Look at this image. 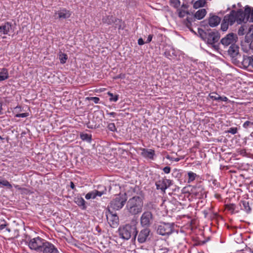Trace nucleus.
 Returning <instances> with one entry per match:
<instances>
[{
	"instance_id": "obj_51",
	"label": "nucleus",
	"mask_w": 253,
	"mask_h": 253,
	"mask_svg": "<svg viewBox=\"0 0 253 253\" xmlns=\"http://www.w3.org/2000/svg\"><path fill=\"white\" fill-rule=\"evenodd\" d=\"M218 101H227L228 99L226 96H220L219 95V97H218Z\"/></svg>"
},
{
	"instance_id": "obj_29",
	"label": "nucleus",
	"mask_w": 253,
	"mask_h": 253,
	"mask_svg": "<svg viewBox=\"0 0 253 253\" xmlns=\"http://www.w3.org/2000/svg\"><path fill=\"white\" fill-rule=\"evenodd\" d=\"M164 55L168 58H169L173 56H175L174 50L172 48H170L169 49H167L164 52Z\"/></svg>"
},
{
	"instance_id": "obj_21",
	"label": "nucleus",
	"mask_w": 253,
	"mask_h": 253,
	"mask_svg": "<svg viewBox=\"0 0 253 253\" xmlns=\"http://www.w3.org/2000/svg\"><path fill=\"white\" fill-rule=\"evenodd\" d=\"M74 202L81 208L82 210H85L86 209V202L83 198L79 195L74 198Z\"/></svg>"
},
{
	"instance_id": "obj_35",
	"label": "nucleus",
	"mask_w": 253,
	"mask_h": 253,
	"mask_svg": "<svg viewBox=\"0 0 253 253\" xmlns=\"http://www.w3.org/2000/svg\"><path fill=\"white\" fill-rule=\"evenodd\" d=\"M170 3L171 6L176 8H178L180 5V1L179 0H170Z\"/></svg>"
},
{
	"instance_id": "obj_23",
	"label": "nucleus",
	"mask_w": 253,
	"mask_h": 253,
	"mask_svg": "<svg viewBox=\"0 0 253 253\" xmlns=\"http://www.w3.org/2000/svg\"><path fill=\"white\" fill-rule=\"evenodd\" d=\"M11 28V23L8 22H5L0 26V33L7 35Z\"/></svg>"
},
{
	"instance_id": "obj_39",
	"label": "nucleus",
	"mask_w": 253,
	"mask_h": 253,
	"mask_svg": "<svg viewBox=\"0 0 253 253\" xmlns=\"http://www.w3.org/2000/svg\"><path fill=\"white\" fill-rule=\"evenodd\" d=\"M209 97L214 100L218 101V97L219 96V95L216 93V92H211L209 94Z\"/></svg>"
},
{
	"instance_id": "obj_15",
	"label": "nucleus",
	"mask_w": 253,
	"mask_h": 253,
	"mask_svg": "<svg viewBox=\"0 0 253 253\" xmlns=\"http://www.w3.org/2000/svg\"><path fill=\"white\" fill-rule=\"evenodd\" d=\"M104 189L101 191H98L97 190H94L89 192L85 196V198L86 200H89L90 199H94L97 197H101L103 195L106 193L107 190L105 187H103Z\"/></svg>"
},
{
	"instance_id": "obj_60",
	"label": "nucleus",
	"mask_w": 253,
	"mask_h": 253,
	"mask_svg": "<svg viewBox=\"0 0 253 253\" xmlns=\"http://www.w3.org/2000/svg\"><path fill=\"white\" fill-rule=\"evenodd\" d=\"M6 226V224L5 223L1 224L0 225V230L3 229Z\"/></svg>"
},
{
	"instance_id": "obj_30",
	"label": "nucleus",
	"mask_w": 253,
	"mask_h": 253,
	"mask_svg": "<svg viewBox=\"0 0 253 253\" xmlns=\"http://www.w3.org/2000/svg\"><path fill=\"white\" fill-rule=\"evenodd\" d=\"M193 18L192 17H188L184 21V24L186 25V26L191 31L194 32V33H195V32H194V31L191 29V26L192 25V22L193 21Z\"/></svg>"
},
{
	"instance_id": "obj_7",
	"label": "nucleus",
	"mask_w": 253,
	"mask_h": 253,
	"mask_svg": "<svg viewBox=\"0 0 253 253\" xmlns=\"http://www.w3.org/2000/svg\"><path fill=\"white\" fill-rule=\"evenodd\" d=\"M127 201V197L126 193L118 195L110 202V208L115 210L121 209Z\"/></svg>"
},
{
	"instance_id": "obj_2",
	"label": "nucleus",
	"mask_w": 253,
	"mask_h": 253,
	"mask_svg": "<svg viewBox=\"0 0 253 253\" xmlns=\"http://www.w3.org/2000/svg\"><path fill=\"white\" fill-rule=\"evenodd\" d=\"M143 207L142 196H134L126 202V210L129 214L135 215L141 213Z\"/></svg>"
},
{
	"instance_id": "obj_3",
	"label": "nucleus",
	"mask_w": 253,
	"mask_h": 253,
	"mask_svg": "<svg viewBox=\"0 0 253 253\" xmlns=\"http://www.w3.org/2000/svg\"><path fill=\"white\" fill-rule=\"evenodd\" d=\"M241 11H236L234 10L231 11L229 14L224 17L223 20L221 24V29L223 31H226L229 25H232L236 21L238 24H241L244 19L242 18V13Z\"/></svg>"
},
{
	"instance_id": "obj_34",
	"label": "nucleus",
	"mask_w": 253,
	"mask_h": 253,
	"mask_svg": "<svg viewBox=\"0 0 253 253\" xmlns=\"http://www.w3.org/2000/svg\"><path fill=\"white\" fill-rule=\"evenodd\" d=\"M59 58L60 63L61 64H64L67 61V60L68 59V56L66 54L61 53L59 54Z\"/></svg>"
},
{
	"instance_id": "obj_22",
	"label": "nucleus",
	"mask_w": 253,
	"mask_h": 253,
	"mask_svg": "<svg viewBox=\"0 0 253 253\" xmlns=\"http://www.w3.org/2000/svg\"><path fill=\"white\" fill-rule=\"evenodd\" d=\"M141 155L147 158L153 160L155 155V151L153 149H142Z\"/></svg>"
},
{
	"instance_id": "obj_11",
	"label": "nucleus",
	"mask_w": 253,
	"mask_h": 253,
	"mask_svg": "<svg viewBox=\"0 0 253 253\" xmlns=\"http://www.w3.org/2000/svg\"><path fill=\"white\" fill-rule=\"evenodd\" d=\"M172 184V181L170 179L162 178L156 181L155 185L158 190H161L163 193H166V190Z\"/></svg>"
},
{
	"instance_id": "obj_56",
	"label": "nucleus",
	"mask_w": 253,
	"mask_h": 253,
	"mask_svg": "<svg viewBox=\"0 0 253 253\" xmlns=\"http://www.w3.org/2000/svg\"><path fill=\"white\" fill-rule=\"evenodd\" d=\"M70 187H71L72 189H73V190H75V191L76 190V189L75 188V185H74V183H73V182H72V181H71V182H70Z\"/></svg>"
},
{
	"instance_id": "obj_20",
	"label": "nucleus",
	"mask_w": 253,
	"mask_h": 253,
	"mask_svg": "<svg viewBox=\"0 0 253 253\" xmlns=\"http://www.w3.org/2000/svg\"><path fill=\"white\" fill-rule=\"evenodd\" d=\"M239 46L235 43L230 45L228 49V54L232 58L236 57L239 54Z\"/></svg>"
},
{
	"instance_id": "obj_9",
	"label": "nucleus",
	"mask_w": 253,
	"mask_h": 253,
	"mask_svg": "<svg viewBox=\"0 0 253 253\" xmlns=\"http://www.w3.org/2000/svg\"><path fill=\"white\" fill-rule=\"evenodd\" d=\"M153 219V214L151 211H144L140 217V224L142 226L148 228L152 223Z\"/></svg>"
},
{
	"instance_id": "obj_14",
	"label": "nucleus",
	"mask_w": 253,
	"mask_h": 253,
	"mask_svg": "<svg viewBox=\"0 0 253 253\" xmlns=\"http://www.w3.org/2000/svg\"><path fill=\"white\" fill-rule=\"evenodd\" d=\"M191 193L196 198L201 199L206 197V192L204 188L200 185L193 187L191 189Z\"/></svg>"
},
{
	"instance_id": "obj_13",
	"label": "nucleus",
	"mask_w": 253,
	"mask_h": 253,
	"mask_svg": "<svg viewBox=\"0 0 253 253\" xmlns=\"http://www.w3.org/2000/svg\"><path fill=\"white\" fill-rule=\"evenodd\" d=\"M150 230L148 228L142 229L137 233V241L139 243H144L150 240Z\"/></svg>"
},
{
	"instance_id": "obj_47",
	"label": "nucleus",
	"mask_w": 253,
	"mask_h": 253,
	"mask_svg": "<svg viewBox=\"0 0 253 253\" xmlns=\"http://www.w3.org/2000/svg\"><path fill=\"white\" fill-rule=\"evenodd\" d=\"M126 77V75L125 74H120L116 76H115L114 79L116 80L118 79H125Z\"/></svg>"
},
{
	"instance_id": "obj_41",
	"label": "nucleus",
	"mask_w": 253,
	"mask_h": 253,
	"mask_svg": "<svg viewBox=\"0 0 253 253\" xmlns=\"http://www.w3.org/2000/svg\"><path fill=\"white\" fill-rule=\"evenodd\" d=\"M85 99L87 100L93 101L96 104L98 103L100 100L99 98L97 97H87L85 98Z\"/></svg>"
},
{
	"instance_id": "obj_54",
	"label": "nucleus",
	"mask_w": 253,
	"mask_h": 253,
	"mask_svg": "<svg viewBox=\"0 0 253 253\" xmlns=\"http://www.w3.org/2000/svg\"><path fill=\"white\" fill-rule=\"evenodd\" d=\"M114 23L115 24L116 27H117L118 26L119 30L123 29V28L122 27V22L120 23H119L118 22H116V23Z\"/></svg>"
},
{
	"instance_id": "obj_45",
	"label": "nucleus",
	"mask_w": 253,
	"mask_h": 253,
	"mask_svg": "<svg viewBox=\"0 0 253 253\" xmlns=\"http://www.w3.org/2000/svg\"><path fill=\"white\" fill-rule=\"evenodd\" d=\"M252 126V123H251V121H246L243 125V126L245 128H248L249 126Z\"/></svg>"
},
{
	"instance_id": "obj_8",
	"label": "nucleus",
	"mask_w": 253,
	"mask_h": 253,
	"mask_svg": "<svg viewBox=\"0 0 253 253\" xmlns=\"http://www.w3.org/2000/svg\"><path fill=\"white\" fill-rule=\"evenodd\" d=\"M107 221L112 228L117 227L119 225V217L116 212L111 211L109 208L105 212Z\"/></svg>"
},
{
	"instance_id": "obj_38",
	"label": "nucleus",
	"mask_w": 253,
	"mask_h": 253,
	"mask_svg": "<svg viewBox=\"0 0 253 253\" xmlns=\"http://www.w3.org/2000/svg\"><path fill=\"white\" fill-rule=\"evenodd\" d=\"M107 127L108 129L111 131L115 132L117 131V128L114 123H109Z\"/></svg>"
},
{
	"instance_id": "obj_19",
	"label": "nucleus",
	"mask_w": 253,
	"mask_h": 253,
	"mask_svg": "<svg viewBox=\"0 0 253 253\" xmlns=\"http://www.w3.org/2000/svg\"><path fill=\"white\" fill-rule=\"evenodd\" d=\"M102 21L104 24L108 25H111L113 23L118 22L119 23L121 22V20L114 17L113 15H106L103 17Z\"/></svg>"
},
{
	"instance_id": "obj_1",
	"label": "nucleus",
	"mask_w": 253,
	"mask_h": 253,
	"mask_svg": "<svg viewBox=\"0 0 253 253\" xmlns=\"http://www.w3.org/2000/svg\"><path fill=\"white\" fill-rule=\"evenodd\" d=\"M198 33L199 37L209 45L216 50L219 48V43L216 44L220 39V34L218 31L211 29L205 31L198 28Z\"/></svg>"
},
{
	"instance_id": "obj_37",
	"label": "nucleus",
	"mask_w": 253,
	"mask_h": 253,
	"mask_svg": "<svg viewBox=\"0 0 253 253\" xmlns=\"http://www.w3.org/2000/svg\"><path fill=\"white\" fill-rule=\"evenodd\" d=\"M0 185L5 186L9 189H11L12 188V185L6 180H2Z\"/></svg>"
},
{
	"instance_id": "obj_26",
	"label": "nucleus",
	"mask_w": 253,
	"mask_h": 253,
	"mask_svg": "<svg viewBox=\"0 0 253 253\" xmlns=\"http://www.w3.org/2000/svg\"><path fill=\"white\" fill-rule=\"evenodd\" d=\"M9 78L8 70L3 68L0 72V82L4 81Z\"/></svg>"
},
{
	"instance_id": "obj_53",
	"label": "nucleus",
	"mask_w": 253,
	"mask_h": 253,
	"mask_svg": "<svg viewBox=\"0 0 253 253\" xmlns=\"http://www.w3.org/2000/svg\"><path fill=\"white\" fill-rule=\"evenodd\" d=\"M153 35H149L147 38V40L145 42V43H149L151 42L152 38H153Z\"/></svg>"
},
{
	"instance_id": "obj_64",
	"label": "nucleus",
	"mask_w": 253,
	"mask_h": 253,
	"mask_svg": "<svg viewBox=\"0 0 253 253\" xmlns=\"http://www.w3.org/2000/svg\"><path fill=\"white\" fill-rule=\"evenodd\" d=\"M252 44H253V40H252V41L251 42V45Z\"/></svg>"
},
{
	"instance_id": "obj_17",
	"label": "nucleus",
	"mask_w": 253,
	"mask_h": 253,
	"mask_svg": "<svg viewBox=\"0 0 253 253\" xmlns=\"http://www.w3.org/2000/svg\"><path fill=\"white\" fill-rule=\"evenodd\" d=\"M41 253H59V252L53 244L47 241Z\"/></svg>"
},
{
	"instance_id": "obj_16",
	"label": "nucleus",
	"mask_w": 253,
	"mask_h": 253,
	"mask_svg": "<svg viewBox=\"0 0 253 253\" xmlns=\"http://www.w3.org/2000/svg\"><path fill=\"white\" fill-rule=\"evenodd\" d=\"M55 15H58V18L60 20L69 18L72 15V12L65 8H61L55 11Z\"/></svg>"
},
{
	"instance_id": "obj_57",
	"label": "nucleus",
	"mask_w": 253,
	"mask_h": 253,
	"mask_svg": "<svg viewBox=\"0 0 253 253\" xmlns=\"http://www.w3.org/2000/svg\"><path fill=\"white\" fill-rule=\"evenodd\" d=\"M167 158L168 159H170V157L169 156H168ZM170 160H172V161H174L175 162H178L180 159L179 158H171L170 159Z\"/></svg>"
},
{
	"instance_id": "obj_4",
	"label": "nucleus",
	"mask_w": 253,
	"mask_h": 253,
	"mask_svg": "<svg viewBox=\"0 0 253 253\" xmlns=\"http://www.w3.org/2000/svg\"><path fill=\"white\" fill-rule=\"evenodd\" d=\"M118 233L120 237L124 240H128L132 237V240H135L137 234V228L135 225L127 224L120 226Z\"/></svg>"
},
{
	"instance_id": "obj_62",
	"label": "nucleus",
	"mask_w": 253,
	"mask_h": 253,
	"mask_svg": "<svg viewBox=\"0 0 253 253\" xmlns=\"http://www.w3.org/2000/svg\"><path fill=\"white\" fill-rule=\"evenodd\" d=\"M87 127L88 128H94V127H93V126L92 125H90V123H87Z\"/></svg>"
},
{
	"instance_id": "obj_50",
	"label": "nucleus",
	"mask_w": 253,
	"mask_h": 253,
	"mask_svg": "<svg viewBox=\"0 0 253 253\" xmlns=\"http://www.w3.org/2000/svg\"><path fill=\"white\" fill-rule=\"evenodd\" d=\"M248 33L250 34V36H253V25H251L249 30Z\"/></svg>"
},
{
	"instance_id": "obj_36",
	"label": "nucleus",
	"mask_w": 253,
	"mask_h": 253,
	"mask_svg": "<svg viewBox=\"0 0 253 253\" xmlns=\"http://www.w3.org/2000/svg\"><path fill=\"white\" fill-rule=\"evenodd\" d=\"M250 60L251 56H244L242 61L244 66L246 67L249 66L250 65V64H249V61H250Z\"/></svg>"
},
{
	"instance_id": "obj_52",
	"label": "nucleus",
	"mask_w": 253,
	"mask_h": 253,
	"mask_svg": "<svg viewBox=\"0 0 253 253\" xmlns=\"http://www.w3.org/2000/svg\"><path fill=\"white\" fill-rule=\"evenodd\" d=\"M14 187L19 190L27 191V189L24 188H21L19 185H14Z\"/></svg>"
},
{
	"instance_id": "obj_33",
	"label": "nucleus",
	"mask_w": 253,
	"mask_h": 253,
	"mask_svg": "<svg viewBox=\"0 0 253 253\" xmlns=\"http://www.w3.org/2000/svg\"><path fill=\"white\" fill-rule=\"evenodd\" d=\"M177 11L178 12V15L180 18H183L186 15L189 14L188 11H185L180 8H178Z\"/></svg>"
},
{
	"instance_id": "obj_5",
	"label": "nucleus",
	"mask_w": 253,
	"mask_h": 253,
	"mask_svg": "<svg viewBox=\"0 0 253 253\" xmlns=\"http://www.w3.org/2000/svg\"><path fill=\"white\" fill-rule=\"evenodd\" d=\"M174 226V223L160 222L156 227L157 233L163 236H169L173 232Z\"/></svg>"
},
{
	"instance_id": "obj_12",
	"label": "nucleus",
	"mask_w": 253,
	"mask_h": 253,
	"mask_svg": "<svg viewBox=\"0 0 253 253\" xmlns=\"http://www.w3.org/2000/svg\"><path fill=\"white\" fill-rule=\"evenodd\" d=\"M241 11L240 13L243 14L242 18H244L242 23H246L248 21L253 22V9L251 10L249 6H246L244 11L241 9H238L237 11Z\"/></svg>"
},
{
	"instance_id": "obj_55",
	"label": "nucleus",
	"mask_w": 253,
	"mask_h": 253,
	"mask_svg": "<svg viewBox=\"0 0 253 253\" xmlns=\"http://www.w3.org/2000/svg\"><path fill=\"white\" fill-rule=\"evenodd\" d=\"M144 43H145V42H144V41L143 40V39L142 38H140L138 39V44L139 45H143L144 44Z\"/></svg>"
},
{
	"instance_id": "obj_27",
	"label": "nucleus",
	"mask_w": 253,
	"mask_h": 253,
	"mask_svg": "<svg viewBox=\"0 0 253 253\" xmlns=\"http://www.w3.org/2000/svg\"><path fill=\"white\" fill-rule=\"evenodd\" d=\"M81 139L83 141H85L88 143H91L92 141V135L87 133H81L80 134Z\"/></svg>"
},
{
	"instance_id": "obj_31",
	"label": "nucleus",
	"mask_w": 253,
	"mask_h": 253,
	"mask_svg": "<svg viewBox=\"0 0 253 253\" xmlns=\"http://www.w3.org/2000/svg\"><path fill=\"white\" fill-rule=\"evenodd\" d=\"M187 174L188 176V183H191L193 181L197 176L195 173L192 171H189Z\"/></svg>"
},
{
	"instance_id": "obj_48",
	"label": "nucleus",
	"mask_w": 253,
	"mask_h": 253,
	"mask_svg": "<svg viewBox=\"0 0 253 253\" xmlns=\"http://www.w3.org/2000/svg\"><path fill=\"white\" fill-rule=\"evenodd\" d=\"M252 37L253 36H250V34L247 33L245 36V42L247 43H249L251 41V38H252Z\"/></svg>"
},
{
	"instance_id": "obj_43",
	"label": "nucleus",
	"mask_w": 253,
	"mask_h": 253,
	"mask_svg": "<svg viewBox=\"0 0 253 253\" xmlns=\"http://www.w3.org/2000/svg\"><path fill=\"white\" fill-rule=\"evenodd\" d=\"M29 116V113H23L21 114H17L15 115L16 117L17 118H25L28 117Z\"/></svg>"
},
{
	"instance_id": "obj_42",
	"label": "nucleus",
	"mask_w": 253,
	"mask_h": 253,
	"mask_svg": "<svg viewBox=\"0 0 253 253\" xmlns=\"http://www.w3.org/2000/svg\"><path fill=\"white\" fill-rule=\"evenodd\" d=\"M228 132L232 134H235L237 132V127H231L228 130Z\"/></svg>"
},
{
	"instance_id": "obj_61",
	"label": "nucleus",
	"mask_w": 253,
	"mask_h": 253,
	"mask_svg": "<svg viewBox=\"0 0 253 253\" xmlns=\"http://www.w3.org/2000/svg\"><path fill=\"white\" fill-rule=\"evenodd\" d=\"M2 103L0 102V115L3 114L2 112Z\"/></svg>"
},
{
	"instance_id": "obj_59",
	"label": "nucleus",
	"mask_w": 253,
	"mask_h": 253,
	"mask_svg": "<svg viewBox=\"0 0 253 253\" xmlns=\"http://www.w3.org/2000/svg\"><path fill=\"white\" fill-rule=\"evenodd\" d=\"M250 66L253 68V56L251 57V60L249 61Z\"/></svg>"
},
{
	"instance_id": "obj_58",
	"label": "nucleus",
	"mask_w": 253,
	"mask_h": 253,
	"mask_svg": "<svg viewBox=\"0 0 253 253\" xmlns=\"http://www.w3.org/2000/svg\"><path fill=\"white\" fill-rule=\"evenodd\" d=\"M14 233H15L14 238H17L19 236L18 230H15Z\"/></svg>"
},
{
	"instance_id": "obj_49",
	"label": "nucleus",
	"mask_w": 253,
	"mask_h": 253,
	"mask_svg": "<svg viewBox=\"0 0 253 253\" xmlns=\"http://www.w3.org/2000/svg\"><path fill=\"white\" fill-rule=\"evenodd\" d=\"M106 114L109 116L115 118L117 116V113L115 112H109L108 111H106Z\"/></svg>"
},
{
	"instance_id": "obj_44",
	"label": "nucleus",
	"mask_w": 253,
	"mask_h": 253,
	"mask_svg": "<svg viewBox=\"0 0 253 253\" xmlns=\"http://www.w3.org/2000/svg\"><path fill=\"white\" fill-rule=\"evenodd\" d=\"M245 28L244 26H241L238 32V34L239 36H243L245 34L244 31H245Z\"/></svg>"
},
{
	"instance_id": "obj_24",
	"label": "nucleus",
	"mask_w": 253,
	"mask_h": 253,
	"mask_svg": "<svg viewBox=\"0 0 253 253\" xmlns=\"http://www.w3.org/2000/svg\"><path fill=\"white\" fill-rule=\"evenodd\" d=\"M241 210L245 211L247 213L251 212L252 209L250 206L249 202L247 201H241L240 203Z\"/></svg>"
},
{
	"instance_id": "obj_46",
	"label": "nucleus",
	"mask_w": 253,
	"mask_h": 253,
	"mask_svg": "<svg viewBox=\"0 0 253 253\" xmlns=\"http://www.w3.org/2000/svg\"><path fill=\"white\" fill-rule=\"evenodd\" d=\"M170 168L167 166L163 168V170L165 173L168 174L170 172Z\"/></svg>"
},
{
	"instance_id": "obj_28",
	"label": "nucleus",
	"mask_w": 253,
	"mask_h": 253,
	"mask_svg": "<svg viewBox=\"0 0 253 253\" xmlns=\"http://www.w3.org/2000/svg\"><path fill=\"white\" fill-rule=\"evenodd\" d=\"M206 1L205 0H198L193 4V7L195 9H197L201 7H203Z\"/></svg>"
},
{
	"instance_id": "obj_32",
	"label": "nucleus",
	"mask_w": 253,
	"mask_h": 253,
	"mask_svg": "<svg viewBox=\"0 0 253 253\" xmlns=\"http://www.w3.org/2000/svg\"><path fill=\"white\" fill-rule=\"evenodd\" d=\"M108 95L110 96L109 101L113 102H117L119 99V95L116 94L114 95L113 93L108 92L107 93Z\"/></svg>"
},
{
	"instance_id": "obj_63",
	"label": "nucleus",
	"mask_w": 253,
	"mask_h": 253,
	"mask_svg": "<svg viewBox=\"0 0 253 253\" xmlns=\"http://www.w3.org/2000/svg\"><path fill=\"white\" fill-rule=\"evenodd\" d=\"M188 5H187V4H184V3H183V4L182 5V8H184V9H187V8H188Z\"/></svg>"
},
{
	"instance_id": "obj_18",
	"label": "nucleus",
	"mask_w": 253,
	"mask_h": 253,
	"mask_svg": "<svg viewBox=\"0 0 253 253\" xmlns=\"http://www.w3.org/2000/svg\"><path fill=\"white\" fill-rule=\"evenodd\" d=\"M221 19L217 15L210 14L208 20V24L211 27H214L217 26L220 22Z\"/></svg>"
},
{
	"instance_id": "obj_40",
	"label": "nucleus",
	"mask_w": 253,
	"mask_h": 253,
	"mask_svg": "<svg viewBox=\"0 0 253 253\" xmlns=\"http://www.w3.org/2000/svg\"><path fill=\"white\" fill-rule=\"evenodd\" d=\"M227 209L231 211L232 212H233L236 211V206L234 204H230L229 205H227L226 206Z\"/></svg>"
},
{
	"instance_id": "obj_10",
	"label": "nucleus",
	"mask_w": 253,
	"mask_h": 253,
	"mask_svg": "<svg viewBox=\"0 0 253 253\" xmlns=\"http://www.w3.org/2000/svg\"><path fill=\"white\" fill-rule=\"evenodd\" d=\"M237 39V37L236 34L233 33H229L221 40L219 44L221 43L224 47H227L235 43Z\"/></svg>"
},
{
	"instance_id": "obj_25",
	"label": "nucleus",
	"mask_w": 253,
	"mask_h": 253,
	"mask_svg": "<svg viewBox=\"0 0 253 253\" xmlns=\"http://www.w3.org/2000/svg\"><path fill=\"white\" fill-rule=\"evenodd\" d=\"M207 11L205 9H201L198 10L195 14L193 19L196 18L198 20L203 19L206 15Z\"/></svg>"
},
{
	"instance_id": "obj_6",
	"label": "nucleus",
	"mask_w": 253,
	"mask_h": 253,
	"mask_svg": "<svg viewBox=\"0 0 253 253\" xmlns=\"http://www.w3.org/2000/svg\"><path fill=\"white\" fill-rule=\"evenodd\" d=\"M46 242L47 241L45 240L37 237L30 240L28 243V246L32 250L41 253Z\"/></svg>"
}]
</instances>
